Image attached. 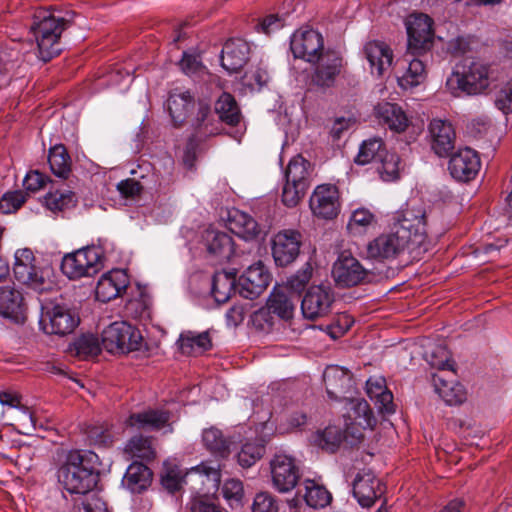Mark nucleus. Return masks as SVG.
<instances>
[{
    "mask_svg": "<svg viewBox=\"0 0 512 512\" xmlns=\"http://www.w3.org/2000/svg\"><path fill=\"white\" fill-rule=\"evenodd\" d=\"M339 188L330 183L317 185L309 199V208L318 219L333 220L341 211Z\"/></svg>",
    "mask_w": 512,
    "mask_h": 512,
    "instance_id": "9d476101",
    "label": "nucleus"
},
{
    "mask_svg": "<svg viewBox=\"0 0 512 512\" xmlns=\"http://www.w3.org/2000/svg\"><path fill=\"white\" fill-rule=\"evenodd\" d=\"M273 487L280 493L291 491L300 478L295 460L286 454H276L270 461Z\"/></svg>",
    "mask_w": 512,
    "mask_h": 512,
    "instance_id": "4468645a",
    "label": "nucleus"
},
{
    "mask_svg": "<svg viewBox=\"0 0 512 512\" xmlns=\"http://www.w3.org/2000/svg\"><path fill=\"white\" fill-rule=\"evenodd\" d=\"M46 177L39 171H30L24 178L23 185L26 190L35 192L44 187Z\"/></svg>",
    "mask_w": 512,
    "mask_h": 512,
    "instance_id": "338daca9",
    "label": "nucleus"
},
{
    "mask_svg": "<svg viewBox=\"0 0 512 512\" xmlns=\"http://www.w3.org/2000/svg\"><path fill=\"white\" fill-rule=\"evenodd\" d=\"M212 117L209 105L205 103H199L198 112L194 122V127L200 136H208L215 133V129L212 127L210 121Z\"/></svg>",
    "mask_w": 512,
    "mask_h": 512,
    "instance_id": "864d4df0",
    "label": "nucleus"
},
{
    "mask_svg": "<svg viewBox=\"0 0 512 512\" xmlns=\"http://www.w3.org/2000/svg\"><path fill=\"white\" fill-rule=\"evenodd\" d=\"M26 193L17 190L5 193L0 199V212L3 214L14 213L26 202Z\"/></svg>",
    "mask_w": 512,
    "mask_h": 512,
    "instance_id": "6e6d98bb",
    "label": "nucleus"
},
{
    "mask_svg": "<svg viewBox=\"0 0 512 512\" xmlns=\"http://www.w3.org/2000/svg\"><path fill=\"white\" fill-rule=\"evenodd\" d=\"M447 88L455 95L464 92L479 94L489 86V66L481 61L466 60L446 81Z\"/></svg>",
    "mask_w": 512,
    "mask_h": 512,
    "instance_id": "20e7f679",
    "label": "nucleus"
},
{
    "mask_svg": "<svg viewBox=\"0 0 512 512\" xmlns=\"http://www.w3.org/2000/svg\"><path fill=\"white\" fill-rule=\"evenodd\" d=\"M383 493L384 486L373 473L357 474L353 482V494L362 507H371Z\"/></svg>",
    "mask_w": 512,
    "mask_h": 512,
    "instance_id": "393cba45",
    "label": "nucleus"
},
{
    "mask_svg": "<svg viewBox=\"0 0 512 512\" xmlns=\"http://www.w3.org/2000/svg\"><path fill=\"white\" fill-rule=\"evenodd\" d=\"M290 49L295 58L303 59L308 63H314L324 49L322 35L313 29H301L296 31L290 41Z\"/></svg>",
    "mask_w": 512,
    "mask_h": 512,
    "instance_id": "ddd939ff",
    "label": "nucleus"
},
{
    "mask_svg": "<svg viewBox=\"0 0 512 512\" xmlns=\"http://www.w3.org/2000/svg\"><path fill=\"white\" fill-rule=\"evenodd\" d=\"M375 222V216L366 208H358L353 211L348 222V229L366 228Z\"/></svg>",
    "mask_w": 512,
    "mask_h": 512,
    "instance_id": "052dcab7",
    "label": "nucleus"
},
{
    "mask_svg": "<svg viewBox=\"0 0 512 512\" xmlns=\"http://www.w3.org/2000/svg\"><path fill=\"white\" fill-rule=\"evenodd\" d=\"M270 274L261 263L251 265L239 277V294L246 299H255L269 285Z\"/></svg>",
    "mask_w": 512,
    "mask_h": 512,
    "instance_id": "412c9836",
    "label": "nucleus"
},
{
    "mask_svg": "<svg viewBox=\"0 0 512 512\" xmlns=\"http://www.w3.org/2000/svg\"><path fill=\"white\" fill-rule=\"evenodd\" d=\"M201 238L208 255L216 261H226L233 256L234 241L229 233L208 227Z\"/></svg>",
    "mask_w": 512,
    "mask_h": 512,
    "instance_id": "aec40b11",
    "label": "nucleus"
},
{
    "mask_svg": "<svg viewBox=\"0 0 512 512\" xmlns=\"http://www.w3.org/2000/svg\"><path fill=\"white\" fill-rule=\"evenodd\" d=\"M253 512H278V505L274 498L268 493H259L256 495L253 505Z\"/></svg>",
    "mask_w": 512,
    "mask_h": 512,
    "instance_id": "680f3d73",
    "label": "nucleus"
},
{
    "mask_svg": "<svg viewBox=\"0 0 512 512\" xmlns=\"http://www.w3.org/2000/svg\"><path fill=\"white\" fill-rule=\"evenodd\" d=\"M431 148L440 157L450 155L455 146L456 133L453 125L443 119H433L429 124Z\"/></svg>",
    "mask_w": 512,
    "mask_h": 512,
    "instance_id": "b1692460",
    "label": "nucleus"
},
{
    "mask_svg": "<svg viewBox=\"0 0 512 512\" xmlns=\"http://www.w3.org/2000/svg\"><path fill=\"white\" fill-rule=\"evenodd\" d=\"M98 456L88 450H62L57 469L58 482L71 494H87L99 480Z\"/></svg>",
    "mask_w": 512,
    "mask_h": 512,
    "instance_id": "f03ea898",
    "label": "nucleus"
},
{
    "mask_svg": "<svg viewBox=\"0 0 512 512\" xmlns=\"http://www.w3.org/2000/svg\"><path fill=\"white\" fill-rule=\"evenodd\" d=\"M385 152L384 143L380 138L368 139L361 144L359 152L355 157V163L365 165L371 162H378Z\"/></svg>",
    "mask_w": 512,
    "mask_h": 512,
    "instance_id": "a18cd8bd",
    "label": "nucleus"
},
{
    "mask_svg": "<svg viewBox=\"0 0 512 512\" xmlns=\"http://www.w3.org/2000/svg\"><path fill=\"white\" fill-rule=\"evenodd\" d=\"M117 189L123 197L134 198L141 193L142 186L135 179L129 178L119 182L117 184Z\"/></svg>",
    "mask_w": 512,
    "mask_h": 512,
    "instance_id": "774afa93",
    "label": "nucleus"
},
{
    "mask_svg": "<svg viewBox=\"0 0 512 512\" xmlns=\"http://www.w3.org/2000/svg\"><path fill=\"white\" fill-rule=\"evenodd\" d=\"M42 204L53 214H59L74 208L77 204V197L70 190H56L48 192L43 197Z\"/></svg>",
    "mask_w": 512,
    "mask_h": 512,
    "instance_id": "ea45409f",
    "label": "nucleus"
},
{
    "mask_svg": "<svg viewBox=\"0 0 512 512\" xmlns=\"http://www.w3.org/2000/svg\"><path fill=\"white\" fill-rule=\"evenodd\" d=\"M404 61L408 63L405 72L398 76V83L401 88L407 90L416 87L426 79V66L424 62L418 58V55L405 54Z\"/></svg>",
    "mask_w": 512,
    "mask_h": 512,
    "instance_id": "2f4dec72",
    "label": "nucleus"
},
{
    "mask_svg": "<svg viewBox=\"0 0 512 512\" xmlns=\"http://www.w3.org/2000/svg\"><path fill=\"white\" fill-rule=\"evenodd\" d=\"M362 54L373 75L384 76L391 70L394 54L387 43L380 40L368 41L362 48Z\"/></svg>",
    "mask_w": 512,
    "mask_h": 512,
    "instance_id": "a211bd4d",
    "label": "nucleus"
},
{
    "mask_svg": "<svg viewBox=\"0 0 512 512\" xmlns=\"http://www.w3.org/2000/svg\"><path fill=\"white\" fill-rule=\"evenodd\" d=\"M345 402V414L344 422L356 423L361 427H373L376 424L373 411L370 408L368 402L362 398H348L344 397Z\"/></svg>",
    "mask_w": 512,
    "mask_h": 512,
    "instance_id": "c85d7f7f",
    "label": "nucleus"
},
{
    "mask_svg": "<svg viewBox=\"0 0 512 512\" xmlns=\"http://www.w3.org/2000/svg\"><path fill=\"white\" fill-rule=\"evenodd\" d=\"M222 494L230 505L239 504L244 496L242 482L234 478L226 480L222 487Z\"/></svg>",
    "mask_w": 512,
    "mask_h": 512,
    "instance_id": "13d9d810",
    "label": "nucleus"
},
{
    "mask_svg": "<svg viewBox=\"0 0 512 512\" xmlns=\"http://www.w3.org/2000/svg\"><path fill=\"white\" fill-rule=\"evenodd\" d=\"M332 275L337 285L352 287L366 279L367 270L356 258L342 254L333 265Z\"/></svg>",
    "mask_w": 512,
    "mask_h": 512,
    "instance_id": "6ab92c4d",
    "label": "nucleus"
},
{
    "mask_svg": "<svg viewBox=\"0 0 512 512\" xmlns=\"http://www.w3.org/2000/svg\"><path fill=\"white\" fill-rule=\"evenodd\" d=\"M307 187L286 180L282 189V202L287 207H295L299 204L307 191Z\"/></svg>",
    "mask_w": 512,
    "mask_h": 512,
    "instance_id": "4d7b16f0",
    "label": "nucleus"
},
{
    "mask_svg": "<svg viewBox=\"0 0 512 512\" xmlns=\"http://www.w3.org/2000/svg\"><path fill=\"white\" fill-rule=\"evenodd\" d=\"M480 167L481 162L478 153L469 147H465L451 155L448 170L457 181L468 182L477 176Z\"/></svg>",
    "mask_w": 512,
    "mask_h": 512,
    "instance_id": "dca6fc26",
    "label": "nucleus"
},
{
    "mask_svg": "<svg viewBox=\"0 0 512 512\" xmlns=\"http://www.w3.org/2000/svg\"><path fill=\"white\" fill-rule=\"evenodd\" d=\"M35 257L28 248L19 249L15 253L13 272L16 280L34 290L42 289L44 278L34 265Z\"/></svg>",
    "mask_w": 512,
    "mask_h": 512,
    "instance_id": "f3484780",
    "label": "nucleus"
},
{
    "mask_svg": "<svg viewBox=\"0 0 512 512\" xmlns=\"http://www.w3.org/2000/svg\"><path fill=\"white\" fill-rule=\"evenodd\" d=\"M236 272L218 271L212 278L211 294L219 304L227 302L235 291Z\"/></svg>",
    "mask_w": 512,
    "mask_h": 512,
    "instance_id": "e433bc0d",
    "label": "nucleus"
},
{
    "mask_svg": "<svg viewBox=\"0 0 512 512\" xmlns=\"http://www.w3.org/2000/svg\"><path fill=\"white\" fill-rule=\"evenodd\" d=\"M74 348L77 356L83 359L97 356L101 351L99 339L93 334H83L78 337L74 342Z\"/></svg>",
    "mask_w": 512,
    "mask_h": 512,
    "instance_id": "09e8293b",
    "label": "nucleus"
},
{
    "mask_svg": "<svg viewBox=\"0 0 512 512\" xmlns=\"http://www.w3.org/2000/svg\"><path fill=\"white\" fill-rule=\"evenodd\" d=\"M215 112L221 121L228 125H236L240 121V110L234 97L229 93H223L218 98L215 103Z\"/></svg>",
    "mask_w": 512,
    "mask_h": 512,
    "instance_id": "37998d69",
    "label": "nucleus"
},
{
    "mask_svg": "<svg viewBox=\"0 0 512 512\" xmlns=\"http://www.w3.org/2000/svg\"><path fill=\"white\" fill-rule=\"evenodd\" d=\"M228 224L233 233L245 240L256 239L261 233V228L256 220L240 210L230 213Z\"/></svg>",
    "mask_w": 512,
    "mask_h": 512,
    "instance_id": "7c9ffc66",
    "label": "nucleus"
},
{
    "mask_svg": "<svg viewBox=\"0 0 512 512\" xmlns=\"http://www.w3.org/2000/svg\"><path fill=\"white\" fill-rule=\"evenodd\" d=\"M302 235L297 230L279 231L272 238V256L277 266L285 267L296 260L300 253Z\"/></svg>",
    "mask_w": 512,
    "mask_h": 512,
    "instance_id": "f8f14e48",
    "label": "nucleus"
},
{
    "mask_svg": "<svg viewBox=\"0 0 512 512\" xmlns=\"http://www.w3.org/2000/svg\"><path fill=\"white\" fill-rule=\"evenodd\" d=\"M312 64L311 82L322 89L333 87L345 66L341 53L333 49H326Z\"/></svg>",
    "mask_w": 512,
    "mask_h": 512,
    "instance_id": "9b49d317",
    "label": "nucleus"
},
{
    "mask_svg": "<svg viewBox=\"0 0 512 512\" xmlns=\"http://www.w3.org/2000/svg\"><path fill=\"white\" fill-rule=\"evenodd\" d=\"M70 25V19L56 15L50 10L44 8L34 10L29 29L37 43L38 57L42 61L48 62L60 54L61 34Z\"/></svg>",
    "mask_w": 512,
    "mask_h": 512,
    "instance_id": "7ed1b4c3",
    "label": "nucleus"
},
{
    "mask_svg": "<svg viewBox=\"0 0 512 512\" xmlns=\"http://www.w3.org/2000/svg\"><path fill=\"white\" fill-rule=\"evenodd\" d=\"M129 285V277L125 270L114 269L102 275L98 280L95 295L101 302H109L120 296Z\"/></svg>",
    "mask_w": 512,
    "mask_h": 512,
    "instance_id": "5701e85b",
    "label": "nucleus"
},
{
    "mask_svg": "<svg viewBox=\"0 0 512 512\" xmlns=\"http://www.w3.org/2000/svg\"><path fill=\"white\" fill-rule=\"evenodd\" d=\"M151 478L152 472L150 469L143 463L135 461L127 468L123 484L132 493H140L149 486Z\"/></svg>",
    "mask_w": 512,
    "mask_h": 512,
    "instance_id": "f704fd0d",
    "label": "nucleus"
},
{
    "mask_svg": "<svg viewBox=\"0 0 512 512\" xmlns=\"http://www.w3.org/2000/svg\"><path fill=\"white\" fill-rule=\"evenodd\" d=\"M335 301V291L330 284L312 285L302 298V314L312 321L325 318L332 312Z\"/></svg>",
    "mask_w": 512,
    "mask_h": 512,
    "instance_id": "6e6552de",
    "label": "nucleus"
},
{
    "mask_svg": "<svg viewBox=\"0 0 512 512\" xmlns=\"http://www.w3.org/2000/svg\"><path fill=\"white\" fill-rule=\"evenodd\" d=\"M170 413L162 409H148L138 413H132L126 420V424L142 430H160L168 425Z\"/></svg>",
    "mask_w": 512,
    "mask_h": 512,
    "instance_id": "c756f323",
    "label": "nucleus"
},
{
    "mask_svg": "<svg viewBox=\"0 0 512 512\" xmlns=\"http://www.w3.org/2000/svg\"><path fill=\"white\" fill-rule=\"evenodd\" d=\"M193 107L194 98L188 91H174L167 100V108L175 126H179L185 121Z\"/></svg>",
    "mask_w": 512,
    "mask_h": 512,
    "instance_id": "473e14b6",
    "label": "nucleus"
},
{
    "mask_svg": "<svg viewBox=\"0 0 512 512\" xmlns=\"http://www.w3.org/2000/svg\"><path fill=\"white\" fill-rule=\"evenodd\" d=\"M408 42L407 55L422 56L434 44L433 20L426 14H411L405 22Z\"/></svg>",
    "mask_w": 512,
    "mask_h": 512,
    "instance_id": "423d86ee",
    "label": "nucleus"
},
{
    "mask_svg": "<svg viewBox=\"0 0 512 512\" xmlns=\"http://www.w3.org/2000/svg\"><path fill=\"white\" fill-rule=\"evenodd\" d=\"M202 441L205 448L216 457L226 458L230 453V441L217 428L205 429L202 433Z\"/></svg>",
    "mask_w": 512,
    "mask_h": 512,
    "instance_id": "a19ab883",
    "label": "nucleus"
},
{
    "mask_svg": "<svg viewBox=\"0 0 512 512\" xmlns=\"http://www.w3.org/2000/svg\"><path fill=\"white\" fill-rule=\"evenodd\" d=\"M189 510L190 512H226L220 505L203 498L193 499Z\"/></svg>",
    "mask_w": 512,
    "mask_h": 512,
    "instance_id": "69168bd1",
    "label": "nucleus"
},
{
    "mask_svg": "<svg viewBox=\"0 0 512 512\" xmlns=\"http://www.w3.org/2000/svg\"><path fill=\"white\" fill-rule=\"evenodd\" d=\"M79 316L65 304L50 303L42 306L40 325L47 334L66 335L79 324Z\"/></svg>",
    "mask_w": 512,
    "mask_h": 512,
    "instance_id": "0eeeda50",
    "label": "nucleus"
},
{
    "mask_svg": "<svg viewBox=\"0 0 512 512\" xmlns=\"http://www.w3.org/2000/svg\"><path fill=\"white\" fill-rule=\"evenodd\" d=\"M124 454L131 459H141L150 462L156 457V450L151 437L137 435L125 445Z\"/></svg>",
    "mask_w": 512,
    "mask_h": 512,
    "instance_id": "4c0bfd02",
    "label": "nucleus"
},
{
    "mask_svg": "<svg viewBox=\"0 0 512 512\" xmlns=\"http://www.w3.org/2000/svg\"><path fill=\"white\" fill-rule=\"evenodd\" d=\"M312 165L303 156L297 155L293 157L286 168L285 178L290 183H297L299 186H310Z\"/></svg>",
    "mask_w": 512,
    "mask_h": 512,
    "instance_id": "58836bf2",
    "label": "nucleus"
},
{
    "mask_svg": "<svg viewBox=\"0 0 512 512\" xmlns=\"http://www.w3.org/2000/svg\"><path fill=\"white\" fill-rule=\"evenodd\" d=\"M142 341L139 329L125 321L113 322L102 332V345L110 353L137 351Z\"/></svg>",
    "mask_w": 512,
    "mask_h": 512,
    "instance_id": "39448f33",
    "label": "nucleus"
},
{
    "mask_svg": "<svg viewBox=\"0 0 512 512\" xmlns=\"http://www.w3.org/2000/svg\"><path fill=\"white\" fill-rule=\"evenodd\" d=\"M307 421L308 417L306 412L302 409H298L287 414L284 420L280 422L278 429L281 433H290L301 429L307 424Z\"/></svg>",
    "mask_w": 512,
    "mask_h": 512,
    "instance_id": "5fc2aeb1",
    "label": "nucleus"
},
{
    "mask_svg": "<svg viewBox=\"0 0 512 512\" xmlns=\"http://www.w3.org/2000/svg\"><path fill=\"white\" fill-rule=\"evenodd\" d=\"M323 380L328 396L331 399H343L353 389L352 374L339 366L328 367L323 374Z\"/></svg>",
    "mask_w": 512,
    "mask_h": 512,
    "instance_id": "bb28decb",
    "label": "nucleus"
},
{
    "mask_svg": "<svg viewBox=\"0 0 512 512\" xmlns=\"http://www.w3.org/2000/svg\"><path fill=\"white\" fill-rule=\"evenodd\" d=\"M435 392L448 405L461 404L466 393L463 386L456 380L455 370L436 372L432 376Z\"/></svg>",
    "mask_w": 512,
    "mask_h": 512,
    "instance_id": "4be33fe9",
    "label": "nucleus"
},
{
    "mask_svg": "<svg viewBox=\"0 0 512 512\" xmlns=\"http://www.w3.org/2000/svg\"><path fill=\"white\" fill-rule=\"evenodd\" d=\"M48 162L55 176L68 178L71 172V159L64 145L58 144L50 148Z\"/></svg>",
    "mask_w": 512,
    "mask_h": 512,
    "instance_id": "79ce46f5",
    "label": "nucleus"
},
{
    "mask_svg": "<svg viewBox=\"0 0 512 512\" xmlns=\"http://www.w3.org/2000/svg\"><path fill=\"white\" fill-rule=\"evenodd\" d=\"M429 364L438 369V372L454 370V361L451 354L444 345H436L435 348L427 353Z\"/></svg>",
    "mask_w": 512,
    "mask_h": 512,
    "instance_id": "3c124183",
    "label": "nucleus"
},
{
    "mask_svg": "<svg viewBox=\"0 0 512 512\" xmlns=\"http://www.w3.org/2000/svg\"><path fill=\"white\" fill-rule=\"evenodd\" d=\"M178 345L183 354L195 355L211 349L212 340L208 331H185L180 334Z\"/></svg>",
    "mask_w": 512,
    "mask_h": 512,
    "instance_id": "72a5a7b5",
    "label": "nucleus"
},
{
    "mask_svg": "<svg viewBox=\"0 0 512 512\" xmlns=\"http://www.w3.org/2000/svg\"><path fill=\"white\" fill-rule=\"evenodd\" d=\"M378 162L380 166L377 170L384 181L389 182L399 178L400 157L396 153L386 151Z\"/></svg>",
    "mask_w": 512,
    "mask_h": 512,
    "instance_id": "de8ad7c7",
    "label": "nucleus"
},
{
    "mask_svg": "<svg viewBox=\"0 0 512 512\" xmlns=\"http://www.w3.org/2000/svg\"><path fill=\"white\" fill-rule=\"evenodd\" d=\"M304 486V499L308 506L324 508L330 503L332 496L324 486L310 479L304 481Z\"/></svg>",
    "mask_w": 512,
    "mask_h": 512,
    "instance_id": "c03bdc74",
    "label": "nucleus"
},
{
    "mask_svg": "<svg viewBox=\"0 0 512 512\" xmlns=\"http://www.w3.org/2000/svg\"><path fill=\"white\" fill-rule=\"evenodd\" d=\"M75 512H107L105 501L98 495L86 496L80 503L75 504Z\"/></svg>",
    "mask_w": 512,
    "mask_h": 512,
    "instance_id": "bf43d9fd",
    "label": "nucleus"
},
{
    "mask_svg": "<svg viewBox=\"0 0 512 512\" xmlns=\"http://www.w3.org/2000/svg\"><path fill=\"white\" fill-rule=\"evenodd\" d=\"M375 114L382 125L395 133H403L412 126L411 120L406 112L396 103H379L375 107Z\"/></svg>",
    "mask_w": 512,
    "mask_h": 512,
    "instance_id": "cd10ccee",
    "label": "nucleus"
},
{
    "mask_svg": "<svg viewBox=\"0 0 512 512\" xmlns=\"http://www.w3.org/2000/svg\"><path fill=\"white\" fill-rule=\"evenodd\" d=\"M198 473L207 478L214 488H218L221 483V465L214 461H203L199 465L192 467L187 475Z\"/></svg>",
    "mask_w": 512,
    "mask_h": 512,
    "instance_id": "603ef678",
    "label": "nucleus"
},
{
    "mask_svg": "<svg viewBox=\"0 0 512 512\" xmlns=\"http://www.w3.org/2000/svg\"><path fill=\"white\" fill-rule=\"evenodd\" d=\"M265 453V446L259 441L245 443L237 455L238 463L242 467H251L254 465Z\"/></svg>",
    "mask_w": 512,
    "mask_h": 512,
    "instance_id": "8fccbe9b",
    "label": "nucleus"
},
{
    "mask_svg": "<svg viewBox=\"0 0 512 512\" xmlns=\"http://www.w3.org/2000/svg\"><path fill=\"white\" fill-rule=\"evenodd\" d=\"M368 428L372 429L373 427H361L356 423H351L350 425L349 423L345 422V429L343 431V436L345 437L344 442L349 446H355L359 444L364 437L363 431Z\"/></svg>",
    "mask_w": 512,
    "mask_h": 512,
    "instance_id": "e2e57ef3",
    "label": "nucleus"
},
{
    "mask_svg": "<svg viewBox=\"0 0 512 512\" xmlns=\"http://www.w3.org/2000/svg\"><path fill=\"white\" fill-rule=\"evenodd\" d=\"M23 313V297L13 287H0V315L18 320Z\"/></svg>",
    "mask_w": 512,
    "mask_h": 512,
    "instance_id": "c9c22d12",
    "label": "nucleus"
},
{
    "mask_svg": "<svg viewBox=\"0 0 512 512\" xmlns=\"http://www.w3.org/2000/svg\"><path fill=\"white\" fill-rule=\"evenodd\" d=\"M249 54L248 42L241 38L230 39L222 49L221 65L228 73H237L247 63Z\"/></svg>",
    "mask_w": 512,
    "mask_h": 512,
    "instance_id": "a878e982",
    "label": "nucleus"
},
{
    "mask_svg": "<svg viewBox=\"0 0 512 512\" xmlns=\"http://www.w3.org/2000/svg\"><path fill=\"white\" fill-rule=\"evenodd\" d=\"M297 301V295L289 287H275L268 298L267 309L257 311L255 319H265L268 313H273L283 320H289L294 315Z\"/></svg>",
    "mask_w": 512,
    "mask_h": 512,
    "instance_id": "2eb2a0df",
    "label": "nucleus"
},
{
    "mask_svg": "<svg viewBox=\"0 0 512 512\" xmlns=\"http://www.w3.org/2000/svg\"><path fill=\"white\" fill-rule=\"evenodd\" d=\"M343 431L337 426H328L316 434L315 442L323 450L334 453L344 442Z\"/></svg>",
    "mask_w": 512,
    "mask_h": 512,
    "instance_id": "49530a36",
    "label": "nucleus"
},
{
    "mask_svg": "<svg viewBox=\"0 0 512 512\" xmlns=\"http://www.w3.org/2000/svg\"><path fill=\"white\" fill-rule=\"evenodd\" d=\"M101 267V256L97 247H86L63 257L62 272L70 279L91 276Z\"/></svg>",
    "mask_w": 512,
    "mask_h": 512,
    "instance_id": "1a4fd4ad",
    "label": "nucleus"
},
{
    "mask_svg": "<svg viewBox=\"0 0 512 512\" xmlns=\"http://www.w3.org/2000/svg\"><path fill=\"white\" fill-rule=\"evenodd\" d=\"M429 247L425 210L407 205L393 214L388 231L368 242L366 254L377 261L394 260L404 253L419 260Z\"/></svg>",
    "mask_w": 512,
    "mask_h": 512,
    "instance_id": "f257e3e1",
    "label": "nucleus"
},
{
    "mask_svg": "<svg viewBox=\"0 0 512 512\" xmlns=\"http://www.w3.org/2000/svg\"><path fill=\"white\" fill-rule=\"evenodd\" d=\"M313 268L306 263L289 281L291 289H300L309 282L312 277Z\"/></svg>",
    "mask_w": 512,
    "mask_h": 512,
    "instance_id": "0e129e2a",
    "label": "nucleus"
}]
</instances>
